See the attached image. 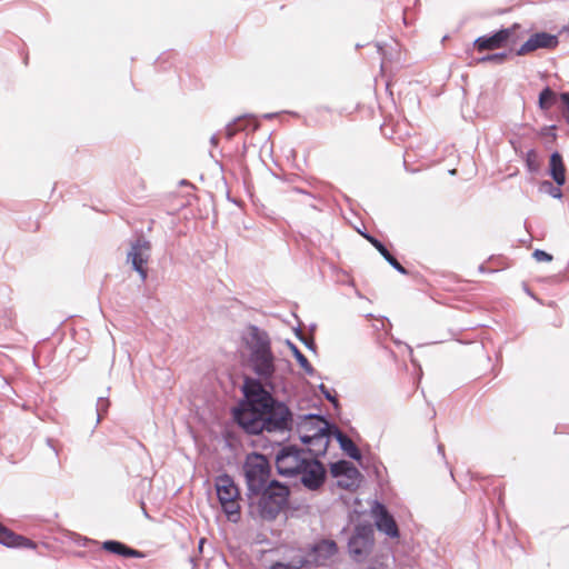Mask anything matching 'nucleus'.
<instances>
[{
	"label": "nucleus",
	"instance_id": "nucleus-32",
	"mask_svg": "<svg viewBox=\"0 0 569 569\" xmlns=\"http://www.w3.org/2000/svg\"><path fill=\"white\" fill-rule=\"evenodd\" d=\"M561 186H557V184H553L551 181L549 180H543L540 186H539V190L541 192H545V193H548L549 196H551L552 198L555 199H561L562 197V191L560 189Z\"/></svg>",
	"mask_w": 569,
	"mask_h": 569
},
{
	"label": "nucleus",
	"instance_id": "nucleus-20",
	"mask_svg": "<svg viewBox=\"0 0 569 569\" xmlns=\"http://www.w3.org/2000/svg\"><path fill=\"white\" fill-rule=\"evenodd\" d=\"M332 436L339 443L340 449L351 459L360 461L362 458L360 449L343 433L336 423H330Z\"/></svg>",
	"mask_w": 569,
	"mask_h": 569
},
{
	"label": "nucleus",
	"instance_id": "nucleus-35",
	"mask_svg": "<svg viewBox=\"0 0 569 569\" xmlns=\"http://www.w3.org/2000/svg\"><path fill=\"white\" fill-rule=\"evenodd\" d=\"M319 391L323 395V397L332 403V406L338 409L340 403L336 395H332L331 391L323 385L320 383L318 386Z\"/></svg>",
	"mask_w": 569,
	"mask_h": 569
},
{
	"label": "nucleus",
	"instance_id": "nucleus-23",
	"mask_svg": "<svg viewBox=\"0 0 569 569\" xmlns=\"http://www.w3.org/2000/svg\"><path fill=\"white\" fill-rule=\"evenodd\" d=\"M102 549L107 552L121 556L123 558H142L143 553L118 540H106L102 542Z\"/></svg>",
	"mask_w": 569,
	"mask_h": 569
},
{
	"label": "nucleus",
	"instance_id": "nucleus-33",
	"mask_svg": "<svg viewBox=\"0 0 569 569\" xmlns=\"http://www.w3.org/2000/svg\"><path fill=\"white\" fill-rule=\"evenodd\" d=\"M362 234V237L368 240L377 250L378 252L383 257L386 258L387 256H389V250L388 248L379 240L377 239L376 237H373L372 234H370L369 232H360Z\"/></svg>",
	"mask_w": 569,
	"mask_h": 569
},
{
	"label": "nucleus",
	"instance_id": "nucleus-19",
	"mask_svg": "<svg viewBox=\"0 0 569 569\" xmlns=\"http://www.w3.org/2000/svg\"><path fill=\"white\" fill-rule=\"evenodd\" d=\"M216 491L219 502L240 498L239 488L234 483L233 478L228 473L220 475L216 478Z\"/></svg>",
	"mask_w": 569,
	"mask_h": 569
},
{
	"label": "nucleus",
	"instance_id": "nucleus-22",
	"mask_svg": "<svg viewBox=\"0 0 569 569\" xmlns=\"http://www.w3.org/2000/svg\"><path fill=\"white\" fill-rule=\"evenodd\" d=\"M548 173L557 186L566 183V166L559 151L550 154Z\"/></svg>",
	"mask_w": 569,
	"mask_h": 569
},
{
	"label": "nucleus",
	"instance_id": "nucleus-38",
	"mask_svg": "<svg viewBox=\"0 0 569 569\" xmlns=\"http://www.w3.org/2000/svg\"><path fill=\"white\" fill-rule=\"evenodd\" d=\"M556 129H557V127L555 124L545 126L540 130V136L546 137V138H550L551 142H555L556 139H557Z\"/></svg>",
	"mask_w": 569,
	"mask_h": 569
},
{
	"label": "nucleus",
	"instance_id": "nucleus-14",
	"mask_svg": "<svg viewBox=\"0 0 569 569\" xmlns=\"http://www.w3.org/2000/svg\"><path fill=\"white\" fill-rule=\"evenodd\" d=\"M330 423L331 422H326V426H322L321 429H317L316 433L300 435V441L309 447L306 452H309L312 458L319 459L326 455L329 446L328 429H331Z\"/></svg>",
	"mask_w": 569,
	"mask_h": 569
},
{
	"label": "nucleus",
	"instance_id": "nucleus-24",
	"mask_svg": "<svg viewBox=\"0 0 569 569\" xmlns=\"http://www.w3.org/2000/svg\"><path fill=\"white\" fill-rule=\"evenodd\" d=\"M250 126L252 127L251 130L254 131L258 128V122L248 118V116L239 117L226 126V137L232 139L238 131L247 130Z\"/></svg>",
	"mask_w": 569,
	"mask_h": 569
},
{
	"label": "nucleus",
	"instance_id": "nucleus-16",
	"mask_svg": "<svg viewBox=\"0 0 569 569\" xmlns=\"http://www.w3.org/2000/svg\"><path fill=\"white\" fill-rule=\"evenodd\" d=\"M371 511L375 517V525L380 532H383L390 538H399L400 531L398 525L383 503L376 500Z\"/></svg>",
	"mask_w": 569,
	"mask_h": 569
},
{
	"label": "nucleus",
	"instance_id": "nucleus-27",
	"mask_svg": "<svg viewBox=\"0 0 569 569\" xmlns=\"http://www.w3.org/2000/svg\"><path fill=\"white\" fill-rule=\"evenodd\" d=\"M240 498H233L229 501H221V508L223 512L227 515L228 519L232 522H238L240 520Z\"/></svg>",
	"mask_w": 569,
	"mask_h": 569
},
{
	"label": "nucleus",
	"instance_id": "nucleus-21",
	"mask_svg": "<svg viewBox=\"0 0 569 569\" xmlns=\"http://www.w3.org/2000/svg\"><path fill=\"white\" fill-rule=\"evenodd\" d=\"M326 422L330 421L327 420L326 416L320 413H307L300 416L299 421L297 422L299 436L302 433H316V430L326 426Z\"/></svg>",
	"mask_w": 569,
	"mask_h": 569
},
{
	"label": "nucleus",
	"instance_id": "nucleus-13",
	"mask_svg": "<svg viewBox=\"0 0 569 569\" xmlns=\"http://www.w3.org/2000/svg\"><path fill=\"white\" fill-rule=\"evenodd\" d=\"M330 472L333 478H346L345 480H338L337 486L346 490H356L358 483L356 482L361 473L356 466L345 459L338 460L330 465Z\"/></svg>",
	"mask_w": 569,
	"mask_h": 569
},
{
	"label": "nucleus",
	"instance_id": "nucleus-36",
	"mask_svg": "<svg viewBox=\"0 0 569 569\" xmlns=\"http://www.w3.org/2000/svg\"><path fill=\"white\" fill-rule=\"evenodd\" d=\"M385 260L399 273L406 276L409 274V271L399 263V261L395 258V256L391 254V252H389V256H387Z\"/></svg>",
	"mask_w": 569,
	"mask_h": 569
},
{
	"label": "nucleus",
	"instance_id": "nucleus-11",
	"mask_svg": "<svg viewBox=\"0 0 569 569\" xmlns=\"http://www.w3.org/2000/svg\"><path fill=\"white\" fill-rule=\"evenodd\" d=\"M518 28H519V24L515 23L510 28H502V29L495 31L490 34H485V36L478 37L473 41V48L479 52L501 49L508 44L509 40L515 34L516 29H518Z\"/></svg>",
	"mask_w": 569,
	"mask_h": 569
},
{
	"label": "nucleus",
	"instance_id": "nucleus-51",
	"mask_svg": "<svg viewBox=\"0 0 569 569\" xmlns=\"http://www.w3.org/2000/svg\"><path fill=\"white\" fill-rule=\"evenodd\" d=\"M3 526H4V525H2V523L0 522V529H1Z\"/></svg>",
	"mask_w": 569,
	"mask_h": 569
},
{
	"label": "nucleus",
	"instance_id": "nucleus-25",
	"mask_svg": "<svg viewBox=\"0 0 569 569\" xmlns=\"http://www.w3.org/2000/svg\"><path fill=\"white\" fill-rule=\"evenodd\" d=\"M558 99H560L558 94L547 86L539 93L538 106L542 111H548L557 103Z\"/></svg>",
	"mask_w": 569,
	"mask_h": 569
},
{
	"label": "nucleus",
	"instance_id": "nucleus-41",
	"mask_svg": "<svg viewBox=\"0 0 569 569\" xmlns=\"http://www.w3.org/2000/svg\"><path fill=\"white\" fill-rule=\"evenodd\" d=\"M291 191L295 192V193H301V194L308 196L311 199H316L317 198L313 193H311V192H309V191H307V190H305L302 188H299V187H293L291 189Z\"/></svg>",
	"mask_w": 569,
	"mask_h": 569
},
{
	"label": "nucleus",
	"instance_id": "nucleus-49",
	"mask_svg": "<svg viewBox=\"0 0 569 569\" xmlns=\"http://www.w3.org/2000/svg\"><path fill=\"white\" fill-rule=\"evenodd\" d=\"M456 171H457L456 169H452V170H450V171H449V173H450V174H455V173H456Z\"/></svg>",
	"mask_w": 569,
	"mask_h": 569
},
{
	"label": "nucleus",
	"instance_id": "nucleus-6",
	"mask_svg": "<svg viewBox=\"0 0 569 569\" xmlns=\"http://www.w3.org/2000/svg\"><path fill=\"white\" fill-rule=\"evenodd\" d=\"M266 387L268 386L259 377H246L241 388L246 398V402L242 403L241 407H249L253 408L254 410H259L262 405H267L272 399H274L271 391H269Z\"/></svg>",
	"mask_w": 569,
	"mask_h": 569
},
{
	"label": "nucleus",
	"instance_id": "nucleus-7",
	"mask_svg": "<svg viewBox=\"0 0 569 569\" xmlns=\"http://www.w3.org/2000/svg\"><path fill=\"white\" fill-rule=\"evenodd\" d=\"M151 256V243L144 237L140 236L131 242V249L127 254V262H130L132 269L138 272L141 280L144 281L148 277V270L144 264Z\"/></svg>",
	"mask_w": 569,
	"mask_h": 569
},
{
	"label": "nucleus",
	"instance_id": "nucleus-30",
	"mask_svg": "<svg viewBox=\"0 0 569 569\" xmlns=\"http://www.w3.org/2000/svg\"><path fill=\"white\" fill-rule=\"evenodd\" d=\"M513 51L510 50L509 52L502 51V52L486 54L483 57L477 58L476 63L493 62L497 64H501L507 60L508 56Z\"/></svg>",
	"mask_w": 569,
	"mask_h": 569
},
{
	"label": "nucleus",
	"instance_id": "nucleus-31",
	"mask_svg": "<svg viewBox=\"0 0 569 569\" xmlns=\"http://www.w3.org/2000/svg\"><path fill=\"white\" fill-rule=\"evenodd\" d=\"M526 167L529 172L536 173L540 169V163L538 161V153L535 149H530L525 154Z\"/></svg>",
	"mask_w": 569,
	"mask_h": 569
},
{
	"label": "nucleus",
	"instance_id": "nucleus-2",
	"mask_svg": "<svg viewBox=\"0 0 569 569\" xmlns=\"http://www.w3.org/2000/svg\"><path fill=\"white\" fill-rule=\"evenodd\" d=\"M243 473L247 485L246 497L248 506L252 508L254 497L271 482V463L264 455L251 452L246 457L243 462Z\"/></svg>",
	"mask_w": 569,
	"mask_h": 569
},
{
	"label": "nucleus",
	"instance_id": "nucleus-50",
	"mask_svg": "<svg viewBox=\"0 0 569 569\" xmlns=\"http://www.w3.org/2000/svg\"><path fill=\"white\" fill-rule=\"evenodd\" d=\"M189 561L193 563L194 562V558L193 557H189Z\"/></svg>",
	"mask_w": 569,
	"mask_h": 569
},
{
	"label": "nucleus",
	"instance_id": "nucleus-18",
	"mask_svg": "<svg viewBox=\"0 0 569 569\" xmlns=\"http://www.w3.org/2000/svg\"><path fill=\"white\" fill-rule=\"evenodd\" d=\"M0 543L7 548H14V549H20V548L36 549L37 548V543L33 540H31L22 535L16 533L14 531H12L11 529H9L6 526H3L0 529Z\"/></svg>",
	"mask_w": 569,
	"mask_h": 569
},
{
	"label": "nucleus",
	"instance_id": "nucleus-48",
	"mask_svg": "<svg viewBox=\"0 0 569 569\" xmlns=\"http://www.w3.org/2000/svg\"><path fill=\"white\" fill-rule=\"evenodd\" d=\"M310 208H312L313 210H318V207L313 203H310Z\"/></svg>",
	"mask_w": 569,
	"mask_h": 569
},
{
	"label": "nucleus",
	"instance_id": "nucleus-8",
	"mask_svg": "<svg viewBox=\"0 0 569 569\" xmlns=\"http://www.w3.org/2000/svg\"><path fill=\"white\" fill-rule=\"evenodd\" d=\"M274 355L272 350H268L263 353L248 355V367L252 370L257 377L262 379L267 386L273 388L272 379L276 373Z\"/></svg>",
	"mask_w": 569,
	"mask_h": 569
},
{
	"label": "nucleus",
	"instance_id": "nucleus-10",
	"mask_svg": "<svg viewBox=\"0 0 569 569\" xmlns=\"http://www.w3.org/2000/svg\"><path fill=\"white\" fill-rule=\"evenodd\" d=\"M233 420L248 435H259L264 429V421L259 410L249 407L233 409Z\"/></svg>",
	"mask_w": 569,
	"mask_h": 569
},
{
	"label": "nucleus",
	"instance_id": "nucleus-15",
	"mask_svg": "<svg viewBox=\"0 0 569 569\" xmlns=\"http://www.w3.org/2000/svg\"><path fill=\"white\" fill-rule=\"evenodd\" d=\"M338 552L339 548L335 540L326 538L320 539L309 549L308 557L311 559L309 563H313L317 567H325Z\"/></svg>",
	"mask_w": 569,
	"mask_h": 569
},
{
	"label": "nucleus",
	"instance_id": "nucleus-44",
	"mask_svg": "<svg viewBox=\"0 0 569 569\" xmlns=\"http://www.w3.org/2000/svg\"><path fill=\"white\" fill-rule=\"evenodd\" d=\"M210 142H211L212 146H217L218 144V137H217V134L211 136Z\"/></svg>",
	"mask_w": 569,
	"mask_h": 569
},
{
	"label": "nucleus",
	"instance_id": "nucleus-26",
	"mask_svg": "<svg viewBox=\"0 0 569 569\" xmlns=\"http://www.w3.org/2000/svg\"><path fill=\"white\" fill-rule=\"evenodd\" d=\"M287 345H288L290 351L292 352V356L295 357L297 362L300 365V367L305 370V372L308 376L317 375L316 369L311 366V363L308 361L306 356L300 351V349L289 340L287 341Z\"/></svg>",
	"mask_w": 569,
	"mask_h": 569
},
{
	"label": "nucleus",
	"instance_id": "nucleus-37",
	"mask_svg": "<svg viewBox=\"0 0 569 569\" xmlns=\"http://www.w3.org/2000/svg\"><path fill=\"white\" fill-rule=\"evenodd\" d=\"M559 98L563 106L562 116H563L566 122L569 124V91L561 92Z\"/></svg>",
	"mask_w": 569,
	"mask_h": 569
},
{
	"label": "nucleus",
	"instance_id": "nucleus-5",
	"mask_svg": "<svg viewBox=\"0 0 569 569\" xmlns=\"http://www.w3.org/2000/svg\"><path fill=\"white\" fill-rule=\"evenodd\" d=\"M375 543V531L371 523H358L348 540V552L355 561L365 560Z\"/></svg>",
	"mask_w": 569,
	"mask_h": 569
},
{
	"label": "nucleus",
	"instance_id": "nucleus-40",
	"mask_svg": "<svg viewBox=\"0 0 569 569\" xmlns=\"http://www.w3.org/2000/svg\"><path fill=\"white\" fill-rule=\"evenodd\" d=\"M301 343H303V345H305V347H306L307 349H309L310 351L316 352V350H317V345H316V342H315L313 337H310V338L306 337L305 339H301Z\"/></svg>",
	"mask_w": 569,
	"mask_h": 569
},
{
	"label": "nucleus",
	"instance_id": "nucleus-28",
	"mask_svg": "<svg viewBox=\"0 0 569 569\" xmlns=\"http://www.w3.org/2000/svg\"><path fill=\"white\" fill-rule=\"evenodd\" d=\"M307 565H309V559L300 557L290 562L276 561L271 565L270 569H303Z\"/></svg>",
	"mask_w": 569,
	"mask_h": 569
},
{
	"label": "nucleus",
	"instance_id": "nucleus-45",
	"mask_svg": "<svg viewBox=\"0 0 569 569\" xmlns=\"http://www.w3.org/2000/svg\"><path fill=\"white\" fill-rule=\"evenodd\" d=\"M204 541H206L204 538H201L200 541H199V550L200 551L202 550V546H203Z\"/></svg>",
	"mask_w": 569,
	"mask_h": 569
},
{
	"label": "nucleus",
	"instance_id": "nucleus-39",
	"mask_svg": "<svg viewBox=\"0 0 569 569\" xmlns=\"http://www.w3.org/2000/svg\"><path fill=\"white\" fill-rule=\"evenodd\" d=\"M532 257L537 260V261H545V262H550L552 261L553 257L546 252L545 250H541V249H536L532 253Z\"/></svg>",
	"mask_w": 569,
	"mask_h": 569
},
{
	"label": "nucleus",
	"instance_id": "nucleus-17",
	"mask_svg": "<svg viewBox=\"0 0 569 569\" xmlns=\"http://www.w3.org/2000/svg\"><path fill=\"white\" fill-rule=\"evenodd\" d=\"M559 44V39L556 34L545 31L532 34L518 50L515 51L516 56H525L538 49H555Z\"/></svg>",
	"mask_w": 569,
	"mask_h": 569
},
{
	"label": "nucleus",
	"instance_id": "nucleus-34",
	"mask_svg": "<svg viewBox=\"0 0 569 569\" xmlns=\"http://www.w3.org/2000/svg\"><path fill=\"white\" fill-rule=\"evenodd\" d=\"M110 406V401L107 397H99L97 400V422H99L103 415L107 413Z\"/></svg>",
	"mask_w": 569,
	"mask_h": 569
},
{
	"label": "nucleus",
	"instance_id": "nucleus-12",
	"mask_svg": "<svg viewBox=\"0 0 569 569\" xmlns=\"http://www.w3.org/2000/svg\"><path fill=\"white\" fill-rule=\"evenodd\" d=\"M242 340L249 355L263 353L271 350L269 333L256 325H248L242 333Z\"/></svg>",
	"mask_w": 569,
	"mask_h": 569
},
{
	"label": "nucleus",
	"instance_id": "nucleus-4",
	"mask_svg": "<svg viewBox=\"0 0 569 569\" xmlns=\"http://www.w3.org/2000/svg\"><path fill=\"white\" fill-rule=\"evenodd\" d=\"M306 449L299 448L296 445L282 446L274 457L276 469L281 477H296L299 470L303 467L307 458L305 457Z\"/></svg>",
	"mask_w": 569,
	"mask_h": 569
},
{
	"label": "nucleus",
	"instance_id": "nucleus-3",
	"mask_svg": "<svg viewBox=\"0 0 569 569\" xmlns=\"http://www.w3.org/2000/svg\"><path fill=\"white\" fill-rule=\"evenodd\" d=\"M268 432H284L292 429L293 415L290 408L276 398L259 409Z\"/></svg>",
	"mask_w": 569,
	"mask_h": 569
},
{
	"label": "nucleus",
	"instance_id": "nucleus-47",
	"mask_svg": "<svg viewBox=\"0 0 569 569\" xmlns=\"http://www.w3.org/2000/svg\"><path fill=\"white\" fill-rule=\"evenodd\" d=\"M328 435H329V439H330L331 437H333V436H332V429H330V428L328 429Z\"/></svg>",
	"mask_w": 569,
	"mask_h": 569
},
{
	"label": "nucleus",
	"instance_id": "nucleus-46",
	"mask_svg": "<svg viewBox=\"0 0 569 569\" xmlns=\"http://www.w3.org/2000/svg\"><path fill=\"white\" fill-rule=\"evenodd\" d=\"M273 117H274V114H272V113H267V114H264V118H267V119H271V118H273Z\"/></svg>",
	"mask_w": 569,
	"mask_h": 569
},
{
	"label": "nucleus",
	"instance_id": "nucleus-42",
	"mask_svg": "<svg viewBox=\"0 0 569 569\" xmlns=\"http://www.w3.org/2000/svg\"><path fill=\"white\" fill-rule=\"evenodd\" d=\"M295 335H296V337L299 339V341H300V342H301V339H305V338H306V336H305V333L302 332V330H301V328H300V327H298V328H296V329H295Z\"/></svg>",
	"mask_w": 569,
	"mask_h": 569
},
{
	"label": "nucleus",
	"instance_id": "nucleus-9",
	"mask_svg": "<svg viewBox=\"0 0 569 569\" xmlns=\"http://www.w3.org/2000/svg\"><path fill=\"white\" fill-rule=\"evenodd\" d=\"M299 475L303 487L311 491L320 489L327 479V470L323 463L316 458H307L303 467L299 470Z\"/></svg>",
	"mask_w": 569,
	"mask_h": 569
},
{
	"label": "nucleus",
	"instance_id": "nucleus-43",
	"mask_svg": "<svg viewBox=\"0 0 569 569\" xmlns=\"http://www.w3.org/2000/svg\"><path fill=\"white\" fill-rule=\"evenodd\" d=\"M437 449H438V452H439L442 457H445V446H443L442 443H439Z\"/></svg>",
	"mask_w": 569,
	"mask_h": 569
},
{
	"label": "nucleus",
	"instance_id": "nucleus-1",
	"mask_svg": "<svg viewBox=\"0 0 569 569\" xmlns=\"http://www.w3.org/2000/svg\"><path fill=\"white\" fill-rule=\"evenodd\" d=\"M289 497V487L273 479L254 497V505L250 508V513L252 515L256 510L261 519L272 521L287 507Z\"/></svg>",
	"mask_w": 569,
	"mask_h": 569
},
{
	"label": "nucleus",
	"instance_id": "nucleus-29",
	"mask_svg": "<svg viewBox=\"0 0 569 569\" xmlns=\"http://www.w3.org/2000/svg\"><path fill=\"white\" fill-rule=\"evenodd\" d=\"M16 315L11 308H0V329L8 330L13 328Z\"/></svg>",
	"mask_w": 569,
	"mask_h": 569
}]
</instances>
